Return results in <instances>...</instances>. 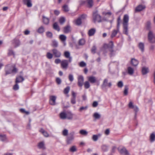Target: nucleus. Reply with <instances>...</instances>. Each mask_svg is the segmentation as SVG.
<instances>
[{
	"label": "nucleus",
	"mask_w": 155,
	"mask_h": 155,
	"mask_svg": "<svg viewBox=\"0 0 155 155\" xmlns=\"http://www.w3.org/2000/svg\"><path fill=\"white\" fill-rule=\"evenodd\" d=\"M71 58L68 60H63L61 64V68L63 69L66 70L68 67L69 63H71Z\"/></svg>",
	"instance_id": "4"
},
{
	"label": "nucleus",
	"mask_w": 155,
	"mask_h": 155,
	"mask_svg": "<svg viewBox=\"0 0 155 155\" xmlns=\"http://www.w3.org/2000/svg\"><path fill=\"white\" fill-rule=\"evenodd\" d=\"M56 81L58 84H60L61 82V80L60 78H56Z\"/></svg>",
	"instance_id": "59"
},
{
	"label": "nucleus",
	"mask_w": 155,
	"mask_h": 155,
	"mask_svg": "<svg viewBox=\"0 0 155 155\" xmlns=\"http://www.w3.org/2000/svg\"><path fill=\"white\" fill-rule=\"evenodd\" d=\"M43 22L45 25H47L49 23V19L48 18L44 16L43 17Z\"/></svg>",
	"instance_id": "32"
},
{
	"label": "nucleus",
	"mask_w": 155,
	"mask_h": 155,
	"mask_svg": "<svg viewBox=\"0 0 155 155\" xmlns=\"http://www.w3.org/2000/svg\"><path fill=\"white\" fill-rule=\"evenodd\" d=\"M85 43V40L84 39H81L79 41V45H83Z\"/></svg>",
	"instance_id": "48"
},
{
	"label": "nucleus",
	"mask_w": 155,
	"mask_h": 155,
	"mask_svg": "<svg viewBox=\"0 0 155 155\" xmlns=\"http://www.w3.org/2000/svg\"><path fill=\"white\" fill-rule=\"evenodd\" d=\"M129 16L127 15H125L123 18V25H128Z\"/></svg>",
	"instance_id": "14"
},
{
	"label": "nucleus",
	"mask_w": 155,
	"mask_h": 155,
	"mask_svg": "<svg viewBox=\"0 0 155 155\" xmlns=\"http://www.w3.org/2000/svg\"><path fill=\"white\" fill-rule=\"evenodd\" d=\"M131 64L134 66H136L139 63L138 61L134 58H132L131 60Z\"/></svg>",
	"instance_id": "23"
},
{
	"label": "nucleus",
	"mask_w": 155,
	"mask_h": 155,
	"mask_svg": "<svg viewBox=\"0 0 155 155\" xmlns=\"http://www.w3.org/2000/svg\"><path fill=\"white\" fill-rule=\"evenodd\" d=\"M88 81L91 84H94L97 81L96 78L93 76L87 77Z\"/></svg>",
	"instance_id": "12"
},
{
	"label": "nucleus",
	"mask_w": 155,
	"mask_h": 155,
	"mask_svg": "<svg viewBox=\"0 0 155 155\" xmlns=\"http://www.w3.org/2000/svg\"><path fill=\"white\" fill-rule=\"evenodd\" d=\"M46 35L48 38H51L53 37V34L50 31H47L46 33Z\"/></svg>",
	"instance_id": "39"
},
{
	"label": "nucleus",
	"mask_w": 155,
	"mask_h": 155,
	"mask_svg": "<svg viewBox=\"0 0 155 155\" xmlns=\"http://www.w3.org/2000/svg\"><path fill=\"white\" fill-rule=\"evenodd\" d=\"M76 23L77 25H79L81 24V19L80 18H79L76 21Z\"/></svg>",
	"instance_id": "47"
},
{
	"label": "nucleus",
	"mask_w": 155,
	"mask_h": 155,
	"mask_svg": "<svg viewBox=\"0 0 155 155\" xmlns=\"http://www.w3.org/2000/svg\"><path fill=\"white\" fill-rule=\"evenodd\" d=\"M102 149L104 151H106L107 150V147L105 145H103L102 146Z\"/></svg>",
	"instance_id": "62"
},
{
	"label": "nucleus",
	"mask_w": 155,
	"mask_h": 155,
	"mask_svg": "<svg viewBox=\"0 0 155 155\" xmlns=\"http://www.w3.org/2000/svg\"><path fill=\"white\" fill-rule=\"evenodd\" d=\"M64 55L66 58H68L70 60V58H71V61H72V57L70 56V54L69 51H66L64 52Z\"/></svg>",
	"instance_id": "25"
},
{
	"label": "nucleus",
	"mask_w": 155,
	"mask_h": 155,
	"mask_svg": "<svg viewBox=\"0 0 155 155\" xmlns=\"http://www.w3.org/2000/svg\"><path fill=\"white\" fill-rule=\"evenodd\" d=\"M98 136L97 135H94L93 136L92 139V140L95 141H97L98 139Z\"/></svg>",
	"instance_id": "53"
},
{
	"label": "nucleus",
	"mask_w": 155,
	"mask_h": 155,
	"mask_svg": "<svg viewBox=\"0 0 155 155\" xmlns=\"http://www.w3.org/2000/svg\"><path fill=\"white\" fill-rule=\"evenodd\" d=\"M23 2L24 4L27 5L28 7H31L32 6L31 0H23Z\"/></svg>",
	"instance_id": "16"
},
{
	"label": "nucleus",
	"mask_w": 155,
	"mask_h": 155,
	"mask_svg": "<svg viewBox=\"0 0 155 155\" xmlns=\"http://www.w3.org/2000/svg\"><path fill=\"white\" fill-rule=\"evenodd\" d=\"M150 140L152 142L155 140V134L154 133H152L150 136Z\"/></svg>",
	"instance_id": "28"
},
{
	"label": "nucleus",
	"mask_w": 155,
	"mask_h": 155,
	"mask_svg": "<svg viewBox=\"0 0 155 155\" xmlns=\"http://www.w3.org/2000/svg\"><path fill=\"white\" fill-rule=\"evenodd\" d=\"M6 140V136L5 135L0 134V140L4 141Z\"/></svg>",
	"instance_id": "37"
},
{
	"label": "nucleus",
	"mask_w": 155,
	"mask_h": 155,
	"mask_svg": "<svg viewBox=\"0 0 155 155\" xmlns=\"http://www.w3.org/2000/svg\"><path fill=\"white\" fill-rule=\"evenodd\" d=\"M117 86L119 88H121L123 86V83L122 81H120L117 84Z\"/></svg>",
	"instance_id": "49"
},
{
	"label": "nucleus",
	"mask_w": 155,
	"mask_h": 155,
	"mask_svg": "<svg viewBox=\"0 0 155 155\" xmlns=\"http://www.w3.org/2000/svg\"><path fill=\"white\" fill-rule=\"evenodd\" d=\"M93 5V0H87L86 6L89 8L92 7Z\"/></svg>",
	"instance_id": "18"
},
{
	"label": "nucleus",
	"mask_w": 155,
	"mask_h": 155,
	"mask_svg": "<svg viewBox=\"0 0 155 155\" xmlns=\"http://www.w3.org/2000/svg\"><path fill=\"white\" fill-rule=\"evenodd\" d=\"M78 84L79 87H81L83 85L84 78L82 75H79L78 77Z\"/></svg>",
	"instance_id": "7"
},
{
	"label": "nucleus",
	"mask_w": 155,
	"mask_h": 155,
	"mask_svg": "<svg viewBox=\"0 0 155 155\" xmlns=\"http://www.w3.org/2000/svg\"><path fill=\"white\" fill-rule=\"evenodd\" d=\"M135 106L133 104V103L131 101H130L128 104L129 108L131 109H132Z\"/></svg>",
	"instance_id": "56"
},
{
	"label": "nucleus",
	"mask_w": 155,
	"mask_h": 155,
	"mask_svg": "<svg viewBox=\"0 0 155 155\" xmlns=\"http://www.w3.org/2000/svg\"><path fill=\"white\" fill-rule=\"evenodd\" d=\"M67 114L64 112H61L60 114V117L62 119H66Z\"/></svg>",
	"instance_id": "33"
},
{
	"label": "nucleus",
	"mask_w": 155,
	"mask_h": 155,
	"mask_svg": "<svg viewBox=\"0 0 155 155\" xmlns=\"http://www.w3.org/2000/svg\"><path fill=\"white\" fill-rule=\"evenodd\" d=\"M148 38L149 41L151 43L155 42V38L154 37L152 32L150 31L148 33Z\"/></svg>",
	"instance_id": "9"
},
{
	"label": "nucleus",
	"mask_w": 155,
	"mask_h": 155,
	"mask_svg": "<svg viewBox=\"0 0 155 155\" xmlns=\"http://www.w3.org/2000/svg\"><path fill=\"white\" fill-rule=\"evenodd\" d=\"M138 47L141 51L143 52L144 51V44L143 43L140 42L139 44Z\"/></svg>",
	"instance_id": "31"
},
{
	"label": "nucleus",
	"mask_w": 155,
	"mask_h": 155,
	"mask_svg": "<svg viewBox=\"0 0 155 155\" xmlns=\"http://www.w3.org/2000/svg\"><path fill=\"white\" fill-rule=\"evenodd\" d=\"M108 80L107 79H105L103 81V83L101 85V87L102 89H104L106 87L108 86L109 87H110L112 86V83L111 82L108 83Z\"/></svg>",
	"instance_id": "6"
},
{
	"label": "nucleus",
	"mask_w": 155,
	"mask_h": 155,
	"mask_svg": "<svg viewBox=\"0 0 155 155\" xmlns=\"http://www.w3.org/2000/svg\"><path fill=\"white\" fill-rule=\"evenodd\" d=\"M93 116L96 119H99L101 117V115L97 113H95L93 115Z\"/></svg>",
	"instance_id": "45"
},
{
	"label": "nucleus",
	"mask_w": 155,
	"mask_h": 155,
	"mask_svg": "<svg viewBox=\"0 0 155 155\" xmlns=\"http://www.w3.org/2000/svg\"><path fill=\"white\" fill-rule=\"evenodd\" d=\"M128 73L129 74L132 75L134 73V70L131 67H129L127 68Z\"/></svg>",
	"instance_id": "30"
},
{
	"label": "nucleus",
	"mask_w": 155,
	"mask_h": 155,
	"mask_svg": "<svg viewBox=\"0 0 155 155\" xmlns=\"http://www.w3.org/2000/svg\"><path fill=\"white\" fill-rule=\"evenodd\" d=\"M71 31V27L69 25H68L64 28L63 32L65 33H68Z\"/></svg>",
	"instance_id": "17"
},
{
	"label": "nucleus",
	"mask_w": 155,
	"mask_h": 155,
	"mask_svg": "<svg viewBox=\"0 0 155 155\" xmlns=\"http://www.w3.org/2000/svg\"><path fill=\"white\" fill-rule=\"evenodd\" d=\"M70 90V87L69 86H68L65 88L64 90V93L65 94H68Z\"/></svg>",
	"instance_id": "44"
},
{
	"label": "nucleus",
	"mask_w": 155,
	"mask_h": 155,
	"mask_svg": "<svg viewBox=\"0 0 155 155\" xmlns=\"http://www.w3.org/2000/svg\"><path fill=\"white\" fill-rule=\"evenodd\" d=\"M57 97L55 96L51 95L49 97V103L52 105H54L56 104V100Z\"/></svg>",
	"instance_id": "8"
},
{
	"label": "nucleus",
	"mask_w": 155,
	"mask_h": 155,
	"mask_svg": "<svg viewBox=\"0 0 155 155\" xmlns=\"http://www.w3.org/2000/svg\"><path fill=\"white\" fill-rule=\"evenodd\" d=\"M124 31L123 32L124 34L127 35L128 34V25H123Z\"/></svg>",
	"instance_id": "26"
},
{
	"label": "nucleus",
	"mask_w": 155,
	"mask_h": 155,
	"mask_svg": "<svg viewBox=\"0 0 155 155\" xmlns=\"http://www.w3.org/2000/svg\"><path fill=\"white\" fill-rule=\"evenodd\" d=\"M53 26V28L54 30L57 31H60V28L57 22H55Z\"/></svg>",
	"instance_id": "29"
},
{
	"label": "nucleus",
	"mask_w": 155,
	"mask_h": 155,
	"mask_svg": "<svg viewBox=\"0 0 155 155\" xmlns=\"http://www.w3.org/2000/svg\"><path fill=\"white\" fill-rule=\"evenodd\" d=\"M5 75L10 74L12 73H16L18 71V69L16 68L15 65L11 64L7 65L5 68Z\"/></svg>",
	"instance_id": "1"
},
{
	"label": "nucleus",
	"mask_w": 155,
	"mask_h": 155,
	"mask_svg": "<svg viewBox=\"0 0 155 155\" xmlns=\"http://www.w3.org/2000/svg\"><path fill=\"white\" fill-rule=\"evenodd\" d=\"M59 39L62 41H65L67 37L66 36L64 35H61L59 36Z\"/></svg>",
	"instance_id": "35"
},
{
	"label": "nucleus",
	"mask_w": 155,
	"mask_h": 155,
	"mask_svg": "<svg viewBox=\"0 0 155 155\" xmlns=\"http://www.w3.org/2000/svg\"><path fill=\"white\" fill-rule=\"evenodd\" d=\"M63 11L64 12H68L69 11V8L67 5H65L63 6Z\"/></svg>",
	"instance_id": "43"
},
{
	"label": "nucleus",
	"mask_w": 155,
	"mask_h": 155,
	"mask_svg": "<svg viewBox=\"0 0 155 155\" xmlns=\"http://www.w3.org/2000/svg\"><path fill=\"white\" fill-rule=\"evenodd\" d=\"M149 72V68L147 67H143L142 68V73L143 75H145Z\"/></svg>",
	"instance_id": "19"
},
{
	"label": "nucleus",
	"mask_w": 155,
	"mask_h": 155,
	"mask_svg": "<svg viewBox=\"0 0 155 155\" xmlns=\"http://www.w3.org/2000/svg\"><path fill=\"white\" fill-rule=\"evenodd\" d=\"M52 51L55 57L59 58L61 57V52L58 50L57 49H53Z\"/></svg>",
	"instance_id": "11"
},
{
	"label": "nucleus",
	"mask_w": 155,
	"mask_h": 155,
	"mask_svg": "<svg viewBox=\"0 0 155 155\" xmlns=\"http://www.w3.org/2000/svg\"><path fill=\"white\" fill-rule=\"evenodd\" d=\"M79 133L82 135H87L88 133L86 130H82L80 131Z\"/></svg>",
	"instance_id": "46"
},
{
	"label": "nucleus",
	"mask_w": 155,
	"mask_h": 155,
	"mask_svg": "<svg viewBox=\"0 0 155 155\" xmlns=\"http://www.w3.org/2000/svg\"><path fill=\"white\" fill-rule=\"evenodd\" d=\"M68 130L67 129H64L62 131V134L64 136H66L68 134Z\"/></svg>",
	"instance_id": "41"
},
{
	"label": "nucleus",
	"mask_w": 155,
	"mask_h": 155,
	"mask_svg": "<svg viewBox=\"0 0 155 155\" xmlns=\"http://www.w3.org/2000/svg\"><path fill=\"white\" fill-rule=\"evenodd\" d=\"M61 61L59 58H57L55 59L54 62L56 64H58L59 63H61Z\"/></svg>",
	"instance_id": "63"
},
{
	"label": "nucleus",
	"mask_w": 155,
	"mask_h": 155,
	"mask_svg": "<svg viewBox=\"0 0 155 155\" xmlns=\"http://www.w3.org/2000/svg\"><path fill=\"white\" fill-rule=\"evenodd\" d=\"M47 57L49 59H51L53 57L52 54H51L50 52H48L46 54Z\"/></svg>",
	"instance_id": "50"
},
{
	"label": "nucleus",
	"mask_w": 155,
	"mask_h": 155,
	"mask_svg": "<svg viewBox=\"0 0 155 155\" xmlns=\"http://www.w3.org/2000/svg\"><path fill=\"white\" fill-rule=\"evenodd\" d=\"M13 89L15 91L18 89L19 86L17 83H16L15 84L14 86Z\"/></svg>",
	"instance_id": "60"
},
{
	"label": "nucleus",
	"mask_w": 155,
	"mask_h": 155,
	"mask_svg": "<svg viewBox=\"0 0 155 155\" xmlns=\"http://www.w3.org/2000/svg\"><path fill=\"white\" fill-rule=\"evenodd\" d=\"M86 65V64L83 61H81L80 63V66L81 67H84Z\"/></svg>",
	"instance_id": "64"
},
{
	"label": "nucleus",
	"mask_w": 155,
	"mask_h": 155,
	"mask_svg": "<svg viewBox=\"0 0 155 155\" xmlns=\"http://www.w3.org/2000/svg\"><path fill=\"white\" fill-rule=\"evenodd\" d=\"M132 109H134V110L135 112V118L136 119V118L137 113L139 110V109L136 106H135Z\"/></svg>",
	"instance_id": "38"
},
{
	"label": "nucleus",
	"mask_w": 155,
	"mask_h": 155,
	"mask_svg": "<svg viewBox=\"0 0 155 155\" xmlns=\"http://www.w3.org/2000/svg\"><path fill=\"white\" fill-rule=\"evenodd\" d=\"M70 151L72 152H74L76 151V149L75 146H73L70 149Z\"/></svg>",
	"instance_id": "55"
},
{
	"label": "nucleus",
	"mask_w": 155,
	"mask_h": 155,
	"mask_svg": "<svg viewBox=\"0 0 155 155\" xmlns=\"http://www.w3.org/2000/svg\"><path fill=\"white\" fill-rule=\"evenodd\" d=\"M65 21V19L64 17H61L59 19V22L62 25Z\"/></svg>",
	"instance_id": "52"
},
{
	"label": "nucleus",
	"mask_w": 155,
	"mask_h": 155,
	"mask_svg": "<svg viewBox=\"0 0 155 155\" xmlns=\"http://www.w3.org/2000/svg\"><path fill=\"white\" fill-rule=\"evenodd\" d=\"M74 114H72L71 112H68L67 113L66 119L71 120L73 119Z\"/></svg>",
	"instance_id": "20"
},
{
	"label": "nucleus",
	"mask_w": 155,
	"mask_h": 155,
	"mask_svg": "<svg viewBox=\"0 0 155 155\" xmlns=\"http://www.w3.org/2000/svg\"><path fill=\"white\" fill-rule=\"evenodd\" d=\"M93 21L95 23L96 22H101V17L98 14V11L96 10L93 12Z\"/></svg>",
	"instance_id": "2"
},
{
	"label": "nucleus",
	"mask_w": 155,
	"mask_h": 155,
	"mask_svg": "<svg viewBox=\"0 0 155 155\" xmlns=\"http://www.w3.org/2000/svg\"><path fill=\"white\" fill-rule=\"evenodd\" d=\"M108 48L110 52V57L114 56L115 54V51L113 50L114 44L112 41L110 42L108 46Z\"/></svg>",
	"instance_id": "5"
},
{
	"label": "nucleus",
	"mask_w": 155,
	"mask_h": 155,
	"mask_svg": "<svg viewBox=\"0 0 155 155\" xmlns=\"http://www.w3.org/2000/svg\"><path fill=\"white\" fill-rule=\"evenodd\" d=\"M96 48L95 46H93L91 50V51L93 54H94L96 53Z\"/></svg>",
	"instance_id": "58"
},
{
	"label": "nucleus",
	"mask_w": 155,
	"mask_h": 155,
	"mask_svg": "<svg viewBox=\"0 0 155 155\" xmlns=\"http://www.w3.org/2000/svg\"><path fill=\"white\" fill-rule=\"evenodd\" d=\"M68 79L71 82H72L74 79L73 75L72 74H69L68 76Z\"/></svg>",
	"instance_id": "54"
},
{
	"label": "nucleus",
	"mask_w": 155,
	"mask_h": 155,
	"mask_svg": "<svg viewBox=\"0 0 155 155\" xmlns=\"http://www.w3.org/2000/svg\"><path fill=\"white\" fill-rule=\"evenodd\" d=\"M38 147L39 149H41L43 150L45 149L46 147L45 146L44 142L42 141L39 143L38 145Z\"/></svg>",
	"instance_id": "15"
},
{
	"label": "nucleus",
	"mask_w": 155,
	"mask_h": 155,
	"mask_svg": "<svg viewBox=\"0 0 155 155\" xmlns=\"http://www.w3.org/2000/svg\"><path fill=\"white\" fill-rule=\"evenodd\" d=\"M84 88L85 89H88L90 86L89 82L88 81H86L84 83Z\"/></svg>",
	"instance_id": "36"
},
{
	"label": "nucleus",
	"mask_w": 155,
	"mask_h": 155,
	"mask_svg": "<svg viewBox=\"0 0 155 155\" xmlns=\"http://www.w3.org/2000/svg\"><path fill=\"white\" fill-rule=\"evenodd\" d=\"M95 32V29L94 28H92L89 30L88 33L89 36H92L94 35Z\"/></svg>",
	"instance_id": "21"
},
{
	"label": "nucleus",
	"mask_w": 155,
	"mask_h": 155,
	"mask_svg": "<svg viewBox=\"0 0 155 155\" xmlns=\"http://www.w3.org/2000/svg\"><path fill=\"white\" fill-rule=\"evenodd\" d=\"M52 46L54 47H57L58 46V42L55 40L52 41Z\"/></svg>",
	"instance_id": "40"
},
{
	"label": "nucleus",
	"mask_w": 155,
	"mask_h": 155,
	"mask_svg": "<svg viewBox=\"0 0 155 155\" xmlns=\"http://www.w3.org/2000/svg\"><path fill=\"white\" fill-rule=\"evenodd\" d=\"M88 107L87 106H86L84 107H81L79 110L81 112L83 110H87V108Z\"/></svg>",
	"instance_id": "51"
},
{
	"label": "nucleus",
	"mask_w": 155,
	"mask_h": 155,
	"mask_svg": "<svg viewBox=\"0 0 155 155\" xmlns=\"http://www.w3.org/2000/svg\"><path fill=\"white\" fill-rule=\"evenodd\" d=\"M80 5H86V1L81 0L79 1Z\"/></svg>",
	"instance_id": "57"
},
{
	"label": "nucleus",
	"mask_w": 155,
	"mask_h": 155,
	"mask_svg": "<svg viewBox=\"0 0 155 155\" xmlns=\"http://www.w3.org/2000/svg\"><path fill=\"white\" fill-rule=\"evenodd\" d=\"M145 7L142 5H139L136 8L135 10L137 12H140L143 9L145 8Z\"/></svg>",
	"instance_id": "24"
},
{
	"label": "nucleus",
	"mask_w": 155,
	"mask_h": 155,
	"mask_svg": "<svg viewBox=\"0 0 155 155\" xmlns=\"http://www.w3.org/2000/svg\"><path fill=\"white\" fill-rule=\"evenodd\" d=\"M120 153L123 155H130L129 153L127 150L124 147L121 149L118 148Z\"/></svg>",
	"instance_id": "10"
},
{
	"label": "nucleus",
	"mask_w": 155,
	"mask_h": 155,
	"mask_svg": "<svg viewBox=\"0 0 155 155\" xmlns=\"http://www.w3.org/2000/svg\"><path fill=\"white\" fill-rule=\"evenodd\" d=\"M119 31V29H118H118L117 28V30H114L112 31V34L111 35V37L112 38H113V37H115L116 35L117 34L118 32Z\"/></svg>",
	"instance_id": "27"
},
{
	"label": "nucleus",
	"mask_w": 155,
	"mask_h": 155,
	"mask_svg": "<svg viewBox=\"0 0 155 155\" xmlns=\"http://www.w3.org/2000/svg\"><path fill=\"white\" fill-rule=\"evenodd\" d=\"M75 132L74 131H72L70 132L68 136L66 137V142L67 144H71L72 141L74 139V135Z\"/></svg>",
	"instance_id": "3"
},
{
	"label": "nucleus",
	"mask_w": 155,
	"mask_h": 155,
	"mask_svg": "<svg viewBox=\"0 0 155 155\" xmlns=\"http://www.w3.org/2000/svg\"><path fill=\"white\" fill-rule=\"evenodd\" d=\"M44 27L42 26H41L39 28L38 30V32L40 33H43L44 32Z\"/></svg>",
	"instance_id": "42"
},
{
	"label": "nucleus",
	"mask_w": 155,
	"mask_h": 155,
	"mask_svg": "<svg viewBox=\"0 0 155 155\" xmlns=\"http://www.w3.org/2000/svg\"><path fill=\"white\" fill-rule=\"evenodd\" d=\"M12 44L15 48H16L20 45V42L18 39L16 38L14 39L12 41Z\"/></svg>",
	"instance_id": "13"
},
{
	"label": "nucleus",
	"mask_w": 155,
	"mask_h": 155,
	"mask_svg": "<svg viewBox=\"0 0 155 155\" xmlns=\"http://www.w3.org/2000/svg\"><path fill=\"white\" fill-rule=\"evenodd\" d=\"M129 87L127 85H125L124 87V95L126 96L128 94V90Z\"/></svg>",
	"instance_id": "34"
},
{
	"label": "nucleus",
	"mask_w": 155,
	"mask_h": 155,
	"mask_svg": "<svg viewBox=\"0 0 155 155\" xmlns=\"http://www.w3.org/2000/svg\"><path fill=\"white\" fill-rule=\"evenodd\" d=\"M71 102L72 104H75L76 103V98L72 97L71 98Z\"/></svg>",
	"instance_id": "61"
},
{
	"label": "nucleus",
	"mask_w": 155,
	"mask_h": 155,
	"mask_svg": "<svg viewBox=\"0 0 155 155\" xmlns=\"http://www.w3.org/2000/svg\"><path fill=\"white\" fill-rule=\"evenodd\" d=\"M24 80V78L21 76H19L16 78L15 83H18L22 82Z\"/></svg>",
	"instance_id": "22"
}]
</instances>
